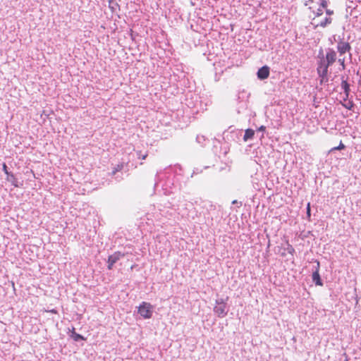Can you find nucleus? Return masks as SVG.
Returning a JSON list of instances; mask_svg holds the SVG:
<instances>
[{
  "mask_svg": "<svg viewBox=\"0 0 361 361\" xmlns=\"http://www.w3.org/2000/svg\"><path fill=\"white\" fill-rule=\"evenodd\" d=\"M357 6L354 8V10L351 11L350 13V16H353V18H357V15H356V13H357Z\"/></svg>",
  "mask_w": 361,
  "mask_h": 361,
  "instance_id": "19",
  "label": "nucleus"
},
{
  "mask_svg": "<svg viewBox=\"0 0 361 361\" xmlns=\"http://www.w3.org/2000/svg\"><path fill=\"white\" fill-rule=\"evenodd\" d=\"M255 135V131L252 129H247L245 132L244 136H243V140L247 141L248 140H250Z\"/></svg>",
  "mask_w": 361,
  "mask_h": 361,
  "instance_id": "8",
  "label": "nucleus"
},
{
  "mask_svg": "<svg viewBox=\"0 0 361 361\" xmlns=\"http://www.w3.org/2000/svg\"><path fill=\"white\" fill-rule=\"evenodd\" d=\"M257 75L259 80L267 79L269 75V68L267 66H262L258 70Z\"/></svg>",
  "mask_w": 361,
  "mask_h": 361,
  "instance_id": "7",
  "label": "nucleus"
},
{
  "mask_svg": "<svg viewBox=\"0 0 361 361\" xmlns=\"http://www.w3.org/2000/svg\"><path fill=\"white\" fill-rule=\"evenodd\" d=\"M326 13L328 15V16H331L334 13V11L332 10H330V9H326Z\"/></svg>",
  "mask_w": 361,
  "mask_h": 361,
  "instance_id": "25",
  "label": "nucleus"
},
{
  "mask_svg": "<svg viewBox=\"0 0 361 361\" xmlns=\"http://www.w3.org/2000/svg\"><path fill=\"white\" fill-rule=\"evenodd\" d=\"M331 21H332V20H331V18H328V17H326V18H325L323 20H322V21L319 23V25L320 27H325L327 25L331 24Z\"/></svg>",
  "mask_w": 361,
  "mask_h": 361,
  "instance_id": "10",
  "label": "nucleus"
},
{
  "mask_svg": "<svg viewBox=\"0 0 361 361\" xmlns=\"http://www.w3.org/2000/svg\"><path fill=\"white\" fill-rule=\"evenodd\" d=\"M137 155H138V157L141 158L142 159H145L147 156V154H142L140 152H137Z\"/></svg>",
  "mask_w": 361,
  "mask_h": 361,
  "instance_id": "20",
  "label": "nucleus"
},
{
  "mask_svg": "<svg viewBox=\"0 0 361 361\" xmlns=\"http://www.w3.org/2000/svg\"><path fill=\"white\" fill-rule=\"evenodd\" d=\"M265 129H266L265 126H260V127L258 128V130L264 132V131L265 130Z\"/></svg>",
  "mask_w": 361,
  "mask_h": 361,
  "instance_id": "27",
  "label": "nucleus"
},
{
  "mask_svg": "<svg viewBox=\"0 0 361 361\" xmlns=\"http://www.w3.org/2000/svg\"><path fill=\"white\" fill-rule=\"evenodd\" d=\"M343 148H344L343 144L341 143L338 147H334L332 149L335 150V149H343Z\"/></svg>",
  "mask_w": 361,
  "mask_h": 361,
  "instance_id": "23",
  "label": "nucleus"
},
{
  "mask_svg": "<svg viewBox=\"0 0 361 361\" xmlns=\"http://www.w3.org/2000/svg\"><path fill=\"white\" fill-rule=\"evenodd\" d=\"M227 300L228 298L226 299L219 298L216 300V305L214 307V312L217 315V317L223 318L227 315L228 312Z\"/></svg>",
  "mask_w": 361,
  "mask_h": 361,
  "instance_id": "2",
  "label": "nucleus"
},
{
  "mask_svg": "<svg viewBox=\"0 0 361 361\" xmlns=\"http://www.w3.org/2000/svg\"><path fill=\"white\" fill-rule=\"evenodd\" d=\"M158 185V183L156 182L155 184H154V187H157Z\"/></svg>",
  "mask_w": 361,
  "mask_h": 361,
  "instance_id": "29",
  "label": "nucleus"
},
{
  "mask_svg": "<svg viewBox=\"0 0 361 361\" xmlns=\"http://www.w3.org/2000/svg\"><path fill=\"white\" fill-rule=\"evenodd\" d=\"M319 271V262H317V267H315V269L312 273V281L317 286H322L323 283L320 278Z\"/></svg>",
  "mask_w": 361,
  "mask_h": 361,
  "instance_id": "6",
  "label": "nucleus"
},
{
  "mask_svg": "<svg viewBox=\"0 0 361 361\" xmlns=\"http://www.w3.org/2000/svg\"><path fill=\"white\" fill-rule=\"evenodd\" d=\"M71 337L75 341H79L80 340L85 339L82 335L77 334L75 332H73Z\"/></svg>",
  "mask_w": 361,
  "mask_h": 361,
  "instance_id": "11",
  "label": "nucleus"
},
{
  "mask_svg": "<svg viewBox=\"0 0 361 361\" xmlns=\"http://www.w3.org/2000/svg\"><path fill=\"white\" fill-rule=\"evenodd\" d=\"M341 87L343 90L344 92L348 95L349 91V85L345 80H342Z\"/></svg>",
  "mask_w": 361,
  "mask_h": 361,
  "instance_id": "12",
  "label": "nucleus"
},
{
  "mask_svg": "<svg viewBox=\"0 0 361 361\" xmlns=\"http://www.w3.org/2000/svg\"><path fill=\"white\" fill-rule=\"evenodd\" d=\"M307 214L308 216H310V203L307 204Z\"/></svg>",
  "mask_w": 361,
  "mask_h": 361,
  "instance_id": "24",
  "label": "nucleus"
},
{
  "mask_svg": "<svg viewBox=\"0 0 361 361\" xmlns=\"http://www.w3.org/2000/svg\"><path fill=\"white\" fill-rule=\"evenodd\" d=\"M236 203H237V200H233V201L232 202V204H236Z\"/></svg>",
  "mask_w": 361,
  "mask_h": 361,
  "instance_id": "28",
  "label": "nucleus"
},
{
  "mask_svg": "<svg viewBox=\"0 0 361 361\" xmlns=\"http://www.w3.org/2000/svg\"><path fill=\"white\" fill-rule=\"evenodd\" d=\"M354 360H353V358L349 357V358L347 360V361H361L360 359H357V357H355Z\"/></svg>",
  "mask_w": 361,
  "mask_h": 361,
  "instance_id": "26",
  "label": "nucleus"
},
{
  "mask_svg": "<svg viewBox=\"0 0 361 361\" xmlns=\"http://www.w3.org/2000/svg\"><path fill=\"white\" fill-rule=\"evenodd\" d=\"M327 6H328L327 0H321V4H320L319 7H321L322 8H326Z\"/></svg>",
  "mask_w": 361,
  "mask_h": 361,
  "instance_id": "18",
  "label": "nucleus"
},
{
  "mask_svg": "<svg viewBox=\"0 0 361 361\" xmlns=\"http://www.w3.org/2000/svg\"><path fill=\"white\" fill-rule=\"evenodd\" d=\"M3 171H4V173L7 175H8L10 173L8 171V168H7V166L6 164H3Z\"/></svg>",
  "mask_w": 361,
  "mask_h": 361,
  "instance_id": "22",
  "label": "nucleus"
},
{
  "mask_svg": "<svg viewBox=\"0 0 361 361\" xmlns=\"http://www.w3.org/2000/svg\"><path fill=\"white\" fill-rule=\"evenodd\" d=\"M123 257L124 254L121 252H116L113 255H110L108 259V269H111L114 264Z\"/></svg>",
  "mask_w": 361,
  "mask_h": 361,
  "instance_id": "5",
  "label": "nucleus"
},
{
  "mask_svg": "<svg viewBox=\"0 0 361 361\" xmlns=\"http://www.w3.org/2000/svg\"><path fill=\"white\" fill-rule=\"evenodd\" d=\"M323 9L322 8L319 7L318 9H317V16H322V13H323Z\"/></svg>",
  "mask_w": 361,
  "mask_h": 361,
  "instance_id": "21",
  "label": "nucleus"
},
{
  "mask_svg": "<svg viewBox=\"0 0 361 361\" xmlns=\"http://www.w3.org/2000/svg\"><path fill=\"white\" fill-rule=\"evenodd\" d=\"M345 56H338V62L340 63V65L342 66V69L345 68Z\"/></svg>",
  "mask_w": 361,
  "mask_h": 361,
  "instance_id": "14",
  "label": "nucleus"
},
{
  "mask_svg": "<svg viewBox=\"0 0 361 361\" xmlns=\"http://www.w3.org/2000/svg\"><path fill=\"white\" fill-rule=\"evenodd\" d=\"M196 140L197 142L202 144L205 141V137L203 135H197Z\"/></svg>",
  "mask_w": 361,
  "mask_h": 361,
  "instance_id": "16",
  "label": "nucleus"
},
{
  "mask_svg": "<svg viewBox=\"0 0 361 361\" xmlns=\"http://www.w3.org/2000/svg\"><path fill=\"white\" fill-rule=\"evenodd\" d=\"M350 46L348 42L340 41L337 44V50L339 53L340 56H346V54L350 55L349 51Z\"/></svg>",
  "mask_w": 361,
  "mask_h": 361,
  "instance_id": "4",
  "label": "nucleus"
},
{
  "mask_svg": "<svg viewBox=\"0 0 361 361\" xmlns=\"http://www.w3.org/2000/svg\"><path fill=\"white\" fill-rule=\"evenodd\" d=\"M317 70L318 75L320 78V83L322 84V83L326 82L328 81V78H327L328 73H325V75H323L322 73V72H320L319 66H317Z\"/></svg>",
  "mask_w": 361,
  "mask_h": 361,
  "instance_id": "9",
  "label": "nucleus"
},
{
  "mask_svg": "<svg viewBox=\"0 0 361 361\" xmlns=\"http://www.w3.org/2000/svg\"><path fill=\"white\" fill-rule=\"evenodd\" d=\"M154 307L146 302H142L138 307V313L144 319H149L152 316Z\"/></svg>",
  "mask_w": 361,
  "mask_h": 361,
  "instance_id": "3",
  "label": "nucleus"
},
{
  "mask_svg": "<svg viewBox=\"0 0 361 361\" xmlns=\"http://www.w3.org/2000/svg\"><path fill=\"white\" fill-rule=\"evenodd\" d=\"M123 164H118L113 170L112 174H115L117 171H121L123 169Z\"/></svg>",
  "mask_w": 361,
  "mask_h": 361,
  "instance_id": "17",
  "label": "nucleus"
},
{
  "mask_svg": "<svg viewBox=\"0 0 361 361\" xmlns=\"http://www.w3.org/2000/svg\"><path fill=\"white\" fill-rule=\"evenodd\" d=\"M8 177H7V180L8 181H11L15 186H16V185L14 183V181L16 180V178L14 176V175L13 173H9L8 175H7Z\"/></svg>",
  "mask_w": 361,
  "mask_h": 361,
  "instance_id": "15",
  "label": "nucleus"
},
{
  "mask_svg": "<svg viewBox=\"0 0 361 361\" xmlns=\"http://www.w3.org/2000/svg\"><path fill=\"white\" fill-rule=\"evenodd\" d=\"M336 51L333 49H327L326 57H323L318 64L320 72L323 75H325V73H328L329 66H331L336 61Z\"/></svg>",
  "mask_w": 361,
  "mask_h": 361,
  "instance_id": "1",
  "label": "nucleus"
},
{
  "mask_svg": "<svg viewBox=\"0 0 361 361\" xmlns=\"http://www.w3.org/2000/svg\"><path fill=\"white\" fill-rule=\"evenodd\" d=\"M286 245L287 247L285 250L288 253L293 255L295 252V249L288 241L286 242Z\"/></svg>",
  "mask_w": 361,
  "mask_h": 361,
  "instance_id": "13",
  "label": "nucleus"
}]
</instances>
